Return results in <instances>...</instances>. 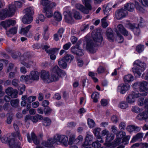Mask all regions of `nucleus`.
<instances>
[{
    "instance_id": "dca6fc26",
    "label": "nucleus",
    "mask_w": 148,
    "mask_h": 148,
    "mask_svg": "<svg viewBox=\"0 0 148 148\" xmlns=\"http://www.w3.org/2000/svg\"><path fill=\"white\" fill-rule=\"evenodd\" d=\"M130 85L128 84H125L123 83L121 84L118 86V91L121 94H124L129 89Z\"/></svg>"
},
{
    "instance_id": "ddd939ff",
    "label": "nucleus",
    "mask_w": 148,
    "mask_h": 148,
    "mask_svg": "<svg viewBox=\"0 0 148 148\" xmlns=\"http://www.w3.org/2000/svg\"><path fill=\"white\" fill-rule=\"evenodd\" d=\"M1 141L3 143H8L9 146L11 148L19 147L20 145V143L16 142L14 138L8 140V138L5 136H3L1 138Z\"/></svg>"
},
{
    "instance_id": "393cba45",
    "label": "nucleus",
    "mask_w": 148,
    "mask_h": 148,
    "mask_svg": "<svg viewBox=\"0 0 148 148\" xmlns=\"http://www.w3.org/2000/svg\"><path fill=\"white\" fill-rule=\"evenodd\" d=\"M139 90L140 93L148 92V82L143 81L140 82Z\"/></svg>"
},
{
    "instance_id": "49530a36",
    "label": "nucleus",
    "mask_w": 148,
    "mask_h": 148,
    "mask_svg": "<svg viewBox=\"0 0 148 148\" xmlns=\"http://www.w3.org/2000/svg\"><path fill=\"white\" fill-rule=\"evenodd\" d=\"M119 107L122 109H125L128 107V104L125 101H122L119 104Z\"/></svg>"
},
{
    "instance_id": "e2e57ef3",
    "label": "nucleus",
    "mask_w": 148,
    "mask_h": 148,
    "mask_svg": "<svg viewBox=\"0 0 148 148\" xmlns=\"http://www.w3.org/2000/svg\"><path fill=\"white\" fill-rule=\"evenodd\" d=\"M36 99V97L35 96H32L29 97H27V101L29 103H31L34 101Z\"/></svg>"
},
{
    "instance_id": "7ed1b4c3",
    "label": "nucleus",
    "mask_w": 148,
    "mask_h": 148,
    "mask_svg": "<svg viewBox=\"0 0 148 148\" xmlns=\"http://www.w3.org/2000/svg\"><path fill=\"white\" fill-rule=\"evenodd\" d=\"M134 66L132 71L135 75L141 76L143 72L146 68V64L142 62L139 60H136L134 62Z\"/></svg>"
},
{
    "instance_id": "09e8293b",
    "label": "nucleus",
    "mask_w": 148,
    "mask_h": 148,
    "mask_svg": "<svg viewBox=\"0 0 148 148\" xmlns=\"http://www.w3.org/2000/svg\"><path fill=\"white\" fill-rule=\"evenodd\" d=\"M19 102V101L18 99L12 100L11 101V105L13 107H16L18 105Z\"/></svg>"
},
{
    "instance_id": "5701e85b",
    "label": "nucleus",
    "mask_w": 148,
    "mask_h": 148,
    "mask_svg": "<svg viewBox=\"0 0 148 148\" xmlns=\"http://www.w3.org/2000/svg\"><path fill=\"white\" fill-rule=\"evenodd\" d=\"M41 48L43 50H44L49 55L51 53H54L55 50L57 49V50H59L60 49V48H54L53 49H48L50 48V46L49 45H42Z\"/></svg>"
},
{
    "instance_id": "4d7b16f0",
    "label": "nucleus",
    "mask_w": 148,
    "mask_h": 148,
    "mask_svg": "<svg viewBox=\"0 0 148 148\" xmlns=\"http://www.w3.org/2000/svg\"><path fill=\"white\" fill-rule=\"evenodd\" d=\"M73 13L74 17L75 19H79L81 18L82 16L79 12L74 10Z\"/></svg>"
},
{
    "instance_id": "6ab92c4d",
    "label": "nucleus",
    "mask_w": 148,
    "mask_h": 148,
    "mask_svg": "<svg viewBox=\"0 0 148 148\" xmlns=\"http://www.w3.org/2000/svg\"><path fill=\"white\" fill-rule=\"evenodd\" d=\"M120 132H124L125 133V135L123 136L121 138V142L120 143H119V144H118L117 146H118L122 143H124V144L125 145L128 144L129 140H130V136L129 135H127L125 136L126 135L125 132H124L120 131H119L118 133H117L116 135V139L113 142V143H116V140L117 139V134H120Z\"/></svg>"
},
{
    "instance_id": "c9c22d12",
    "label": "nucleus",
    "mask_w": 148,
    "mask_h": 148,
    "mask_svg": "<svg viewBox=\"0 0 148 148\" xmlns=\"http://www.w3.org/2000/svg\"><path fill=\"white\" fill-rule=\"evenodd\" d=\"M66 13L65 12L64 13L65 21L69 23H73L74 22V20L72 17L71 15L69 14H66Z\"/></svg>"
},
{
    "instance_id": "aec40b11",
    "label": "nucleus",
    "mask_w": 148,
    "mask_h": 148,
    "mask_svg": "<svg viewBox=\"0 0 148 148\" xmlns=\"http://www.w3.org/2000/svg\"><path fill=\"white\" fill-rule=\"evenodd\" d=\"M27 136L28 141L29 143H31L32 140L34 143L36 145H37L39 143V140L38 139L37 137L34 132H32L31 133L32 138H30L29 133L27 134Z\"/></svg>"
},
{
    "instance_id": "6e6552de",
    "label": "nucleus",
    "mask_w": 148,
    "mask_h": 148,
    "mask_svg": "<svg viewBox=\"0 0 148 148\" xmlns=\"http://www.w3.org/2000/svg\"><path fill=\"white\" fill-rule=\"evenodd\" d=\"M83 3L85 5L86 8L80 4H77L75 7L77 9L79 10L84 13L88 14L92 7L90 4L91 0H82Z\"/></svg>"
},
{
    "instance_id": "864d4df0",
    "label": "nucleus",
    "mask_w": 148,
    "mask_h": 148,
    "mask_svg": "<svg viewBox=\"0 0 148 148\" xmlns=\"http://www.w3.org/2000/svg\"><path fill=\"white\" fill-rule=\"evenodd\" d=\"M106 19L107 16H106L101 20L102 26L104 28H106L108 25V23L106 21Z\"/></svg>"
},
{
    "instance_id": "5fc2aeb1",
    "label": "nucleus",
    "mask_w": 148,
    "mask_h": 148,
    "mask_svg": "<svg viewBox=\"0 0 148 148\" xmlns=\"http://www.w3.org/2000/svg\"><path fill=\"white\" fill-rule=\"evenodd\" d=\"M87 121L89 126L91 128L95 126V123L93 120L88 119Z\"/></svg>"
},
{
    "instance_id": "20e7f679",
    "label": "nucleus",
    "mask_w": 148,
    "mask_h": 148,
    "mask_svg": "<svg viewBox=\"0 0 148 148\" xmlns=\"http://www.w3.org/2000/svg\"><path fill=\"white\" fill-rule=\"evenodd\" d=\"M25 14L22 19L23 22L25 24L31 23L33 20L32 16L34 12V8L32 7H30L24 10Z\"/></svg>"
},
{
    "instance_id": "58836bf2",
    "label": "nucleus",
    "mask_w": 148,
    "mask_h": 148,
    "mask_svg": "<svg viewBox=\"0 0 148 148\" xmlns=\"http://www.w3.org/2000/svg\"><path fill=\"white\" fill-rule=\"evenodd\" d=\"M17 28L16 27L12 28L6 32V34L8 36L10 37L11 36V35L15 34L17 32Z\"/></svg>"
},
{
    "instance_id": "a211bd4d",
    "label": "nucleus",
    "mask_w": 148,
    "mask_h": 148,
    "mask_svg": "<svg viewBox=\"0 0 148 148\" xmlns=\"http://www.w3.org/2000/svg\"><path fill=\"white\" fill-rule=\"evenodd\" d=\"M5 93L11 96L12 98H16L17 97L18 91L16 89H14L11 87L8 88L5 90Z\"/></svg>"
},
{
    "instance_id": "4c0bfd02",
    "label": "nucleus",
    "mask_w": 148,
    "mask_h": 148,
    "mask_svg": "<svg viewBox=\"0 0 148 148\" xmlns=\"http://www.w3.org/2000/svg\"><path fill=\"white\" fill-rule=\"evenodd\" d=\"M60 69L58 66H55L51 70V75L53 74L55 76V75L59 74V72H60Z\"/></svg>"
},
{
    "instance_id": "a878e982",
    "label": "nucleus",
    "mask_w": 148,
    "mask_h": 148,
    "mask_svg": "<svg viewBox=\"0 0 148 148\" xmlns=\"http://www.w3.org/2000/svg\"><path fill=\"white\" fill-rule=\"evenodd\" d=\"M147 110L138 114L137 116V119L139 120H145L146 122L148 121V113Z\"/></svg>"
},
{
    "instance_id": "0e129e2a",
    "label": "nucleus",
    "mask_w": 148,
    "mask_h": 148,
    "mask_svg": "<svg viewBox=\"0 0 148 148\" xmlns=\"http://www.w3.org/2000/svg\"><path fill=\"white\" fill-rule=\"evenodd\" d=\"M138 145L139 148H147L148 147V143H138Z\"/></svg>"
},
{
    "instance_id": "bf43d9fd",
    "label": "nucleus",
    "mask_w": 148,
    "mask_h": 148,
    "mask_svg": "<svg viewBox=\"0 0 148 148\" xmlns=\"http://www.w3.org/2000/svg\"><path fill=\"white\" fill-rule=\"evenodd\" d=\"M135 3L136 6V8L137 10L142 12H144V9L139 5L138 3L137 2L135 1Z\"/></svg>"
},
{
    "instance_id": "f704fd0d",
    "label": "nucleus",
    "mask_w": 148,
    "mask_h": 148,
    "mask_svg": "<svg viewBox=\"0 0 148 148\" xmlns=\"http://www.w3.org/2000/svg\"><path fill=\"white\" fill-rule=\"evenodd\" d=\"M101 129L99 127H96L93 130V132L94 135L96 137L97 139L99 140L101 138Z\"/></svg>"
},
{
    "instance_id": "9b49d317",
    "label": "nucleus",
    "mask_w": 148,
    "mask_h": 148,
    "mask_svg": "<svg viewBox=\"0 0 148 148\" xmlns=\"http://www.w3.org/2000/svg\"><path fill=\"white\" fill-rule=\"evenodd\" d=\"M91 36L93 41L97 45H100L103 40L101 30L99 29L94 30L92 33Z\"/></svg>"
},
{
    "instance_id": "cd10ccee",
    "label": "nucleus",
    "mask_w": 148,
    "mask_h": 148,
    "mask_svg": "<svg viewBox=\"0 0 148 148\" xmlns=\"http://www.w3.org/2000/svg\"><path fill=\"white\" fill-rule=\"evenodd\" d=\"M143 134L139 133L133 136L130 142L134 143L137 141H141L143 136Z\"/></svg>"
},
{
    "instance_id": "2f4dec72",
    "label": "nucleus",
    "mask_w": 148,
    "mask_h": 148,
    "mask_svg": "<svg viewBox=\"0 0 148 148\" xmlns=\"http://www.w3.org/2000/svg\"><path fill=\"white\" fill-rule=\"evenodd\" d=\"M127 130L129 132H132L133 131H139L140 128L138 127L133 125H131L128 126L126 128Z\"/></svg>"
},
{
    "instance_id": "bb28decb",
    "label": "nucleus",
    "mask_w": 148,
    "mask_h": 148,
    "mask_svg": "<svg viewBox=\"0 0 148 148\" xmlns=\"http://www.w3.org/2000/svg\"><path fill=\"white\" fill-rule=\"evenodd\" d=\"M107 38L110 42H113L114 40V35L111 28H108L106 32Z\"/></svg>"
},
{
    "instance_id": "603ef678",
    "label": "nucleus",
    "mask_w": 148,
    "mask_h": 148,
    "mask_svg": "<svg viewBox=\"0 0 148 148\" xmlns=\"http://www.w3.org/2000/svg\"><path fill=\"white\" fill-rule=\"evenodd\" d=\"M88 75L92 77L95 82H97L98 79L97 78L94 77L97 75V73L90 72H89Z\"/></svg>"
},
{
    "instance_id": "423d86ee",
    "label": "nucleus",
    "mask_w": 148,
    "mask_h": 148,
    "mask_svg": "<svg viewBox=\"0 0 148 148\" xmlns=\"http://www.w3.org/2000/svg\"><path fill=\"white\" fill-rule=\"evenodd\" d=\"M40 77L44 83H49L51 82L56 81L58 79V77H54L53 75L51 74L48 71L42 70L40 72Z\"/></svg>"
},
{
    "instance_id": "8fccbe9b",
    "label": "nucleus",
    "mask_w": 148,
    "mask_h": 148,
    "mask_svg": "<svg viewBox=\"0 0 148 148\" xmlns=\"http://www.w3.org/2000/svg\"><path fill=\"white\" fill-rule=\"evenodd\" d=\"M66 75L65 73L63 70H61L60 69V72H59V74H58L57 75H55L54 76V77H58V79L56 80V81L58 80L59 78L60 77H64Z\"/></svg>"
},
{
    "instance_id": "7c9ffc66",
    "label": "nucleus",
    "mask_w": 148,
    "mask_h": 148,
    "mask_svg": "<svg viewBox=\"0 0 148 148\" xmlns=\"http://www.w3.org/2000/svg\"><path fill=\"white\" fill-rule=\"evenodd\" d=\"M117 28L118 31H116V32L118 31L119 32L125 36H127L128 35V32L126 30L122 25L119 24L118 25Z\"/></svg>"
},
{
    "instance_id": "680f3d73",
    "label": "nucleus",
    "mask_w": 148,
    "mask_h": 148,
    "mask_svg": "<svg viewBox=\"0 0 148 148\" xmlns=\"http://www.w3.org/2000/svg\"><path fill=\"white\" fill-rule=\"evenodd\" d=\"M99 142H100L97 140L96 141L93 142L92 144V147L94 148H98L100 147L101 145Z\"/></svg>"
},
{
    "instance_id": "4be33fe9",
    "label": "nucleus",
    "mask_w": 148,
    "mask_h": 148,
    "mask_svg": "<svg viewBox=\"0 0 148 148\" xmlns=\"http://www.w3.org/2000/svg\"><path fill=\"white\" fill-rule=\"evenodd\" d=\"M127 14V12L126 10L121 9L116 12V16L117 19L120 20L125 17Z\"/></svg>"
},
{
    "instance_id": "37998d69",
    "label": "nucleus",
    "mask_w": 148,
    "mask_h": 148,
    "mask_svg": "<svg viewBox=\"0 0 148 148\" xmlns=\"http://www.w3.org/2000/svg\"><path fill=\"white\" fill-rule=\"evenodd\" d=\"M51 120L47 117L44 118L42 121L43 125L45 126L49 125L51 123Z\"/></svg>"
},
{
    "instance_id": "473e14b6",
    "label": "nucleus",
    "mask_w": 148,
    "mask_h": 148,
    "mask_svg": "<svg viewBox=\"0 0 148 148\" xmlns=\"http://www.w3.org/2000/svg\"><path fill=\"white\" fill-rule=\"evenodd\" d=\"M75 136L74 134H72L69 136V140L68 141V144L69 145H72L73 144H78L77 140L75 139Z\"/></svg>"
},
{
    "instance_id": "e433bc0d",
    "label": "nucleus",
    "mask_w": 148,
    "mask_h": 148,
    "mask_svg": "<svg viewBox=\"0 0 148 148\" xmlns=\"http://www.w3.org/2000/svg\"><path fill=\"white\" fill-rule=\"evenodd\" d=\"M125 9L130 12H132L134 10L135 5L133 3H130L126 4L124 6Z\"/></svg>"
},
{
    "instance_id": "c85d7f7f",
    "label": "nucleus",
    "mask_w": 148,
    "mask_h": 148,
    "mask_svg": "<svg viewBox=\"0 0 148 148\" xmlns=\"http://www.w3.org/2000/svg\"><path fill=\"white\" fill-rule=\"evenodd\" d=\"M144 98L143 97L139 98L138 100V104L139 106H142L144 104H145V105L146 110H147L148 113V98L145 100L144 102Z\"/></svg>"
},
{
    "instance_id": "f8f14e48",
    "label": "nucleus",
    "mask_w": 148,
    "mask_h": 148,
    "mask_svg": "<svg viewBox=\"0 0 148 148\" xmlns=\"http://www.w3.org/2000/svg\"><path fill=\"white\" fill-rule=\"evenodd\" d=\"M86 45L85 46L86 49L91 53H94L96 52L97 50V46L95 45L92 41L90 40L88 36L86 37Z\"/></svg>"
},
{
    "instance_id": "412c9836",
    "label": "nucleus",
    "mask_w": 148,
    "mask_h": 148,
    "mask_svg": "<svg viewBox=\"0 0 148 148\" xmlns=\"http://www.w3.org/2000/svg\"><path fill=\"white\" fill-rule=\"evenodd\" d=\"M16 23L15 21L14 20H8L2 21L0 23L1 26H2L5 29H6L10 25L13 26Z\"/></svg>"
},
{
    "instance_id": "ea45409f",
    "label": "nucleus",
    "mask_w": 148,
    "mask_h": 148,
    "mask_svg": "<svg viewBox=\"0 0 148 148\" xmlns=\"http://www.w3.org/2000/svg\"><path fill=\"white\" fill-rule=\"evenodd\" d=\"M13 126L16 132V134L15 135V137H17L20 140H22V138L20 136V134L19 131V128L18 126L15 123L13 124Z\"/></svg>"
},
{
    "instance_id": "c03bdc74",
    "label": "nucleus",
    "mask_w": 148,
    "mask_h": 148,
    "mask_svg": "<svg viewBox=\"0 0 148 148\" xmlns=\"http://www.w3.org/2000/svg\"><path fill=\"white\" fill-rule=\"evenodd\" d=\"M99 94L97 92H95L93 93L91 96V97L93 99L94 102H97L98 99H99Z\"/></svg>"
},
{
    "instance_id": "052dcab7",
    "label": "nucleus",
    "mask_w": 148,
    "mask_h": 148,
    "mask_svg": "<svg viewBox=\"0 0 148 148\" xmlns=\"http://www.w3.org/2000/svg\"><path fill=\"white\" fill-rule=\"evenodd\" d=\"M144 49L143 45H138L136 48V51L139 53L141 52Z\"/></svg>"
},
{
    "instance_id": "a18cd8bd",
    "label": "nucleus",
    "mask_w": 148,
    "mask_h": 148,
    "mask_svg": "<svg viewBox=\"0 0 148 148\" xmlns=\"http://www.w3.org/2000/svg\"><path fill=\"white\" fill-rule=\"evenodd\" d=\"M116 41L119 43H122L124 40L123 36L119 33L118 31L116 32Z\"/></svg>"
},
{
    "instance_id": "39448f33",
    "label": "nucleus",
    "mask_w": 148,
    "mask_h": 148,
    "mask_svg": "<svg viewBox=\"0 0 148 148\" xmlns=\"http://www.w3.org/2000/svg\"><path fill=\"white\" fill-rule=\"evenodd\" d=\"M147 92L140 93L138 92H132L127 96L126 101L130 104L133 103L135 101L136 98L140 97H141L146 96L147 95Z\"/></svg>"
},
{
    "instance_id": "72a5a7b5",
    "label": "nucleus",
    "mask_w": 148,
    "mask_h": 148,
    "mask_svg": "<svg viewBox=\"0 0 148 148\" xmlns=\"http://www.w3.org/2000/svg\"><path fill=\"white\" fill-rule=\"evenodd\" d=\"M42 11L45 14L46 16L48 18L51 17L53 16L52 11L51 9H49L45 7L44 8Z\"/></svg>"
},
{
    "instance_id": "6e6d98bb",
    "label": "nucleus",
    "mask_w": 148,
    "mask_h": 148,
    "mask_svg": "<svg viewBox=\"0 0 148 148\" xmlns=\"http://www.w3.org/2000/svg\"><path fill=\"white\" fill-rule=\"evenodd\" d=\"M79 46L78 45L73 46L71 48V52L74 54H76L77 50L79 49Z\"/></svg>"
},
{
    "instance_id": "338daca9",
    "label": "nucleus",
    "mask_w": 148,
    "mask_h": 148,
    "mask_svg": "<svg viewBox=\"0 0 148 148\" xmlns=\"http://www.w3.org/2000/svg\"><path fill=\"white\" fill-rule=\"evenodd\" d=\"M140 82H136L133 84L132 86V87L134 89H140Z\"/></svg>"
},
{
    "instance_id": "b1692460",
    "label": "nucleus",
    "mask_w": 148,
    "mask_h": 148,
    "mask_svg": "<svg viewBox=\"0 0 148 148\" xmlns=\"http://www.w3.org/2000/svg\"><path fill=\"white\" fill-rule=\"evenodd\" d=\"M93 137L92 135L87 134L86 135L84 142L83 143L82 146H86L90 145L93 139Z\"/></svg>"
},
{
    "instance_id": "3c124183",
    "label": "nucleus",
    "mask_w": 148,
    "mask_h": 148,
    "mask_svg": "<svg viewBox=\"0 0 148 148\" xmlns=\"http://www.w3.org/2000/svg\"><path fill=\"white\" fill-rule=\"evenodd\" d=\"M21 99L22 101L21 103L22 106H25L26 104L27 101V96L25 95H23Z\"/></svg>"
},
{
    "instance_id": "f3484780",
    "label": "nucleus",
    "mask_w": 148,
    "mask_h": 148,
    "mask_svg": "<svg viewBox=\"0 0 148 148\" xmlns=\"http://www.w3.org/2000/svg\"><path fill=\"white\" fill-rule=\"evenodd\" d=\"M43 118L42 116L38 114L34 116L28 115L26 116L25 120L27 121L28 120H31L34 123H36L38 120H42Z\"/></svg>"
},
{
    "instance_id": "4468645a",
    "label": "nucleus",
    "mask_w": 148,
    "mask_h": 148,
    "mask_svg": "<svg viewBox=\"0 0 148 148\" xmlns=\"http://www.w3.org/2000/svg\"><path fill=\"white\" fill-rule=\"evenodd\" d=\"M125 133L124 132H120V134H118L117 136V139L116 143H110V147H107L106 145V143L104 144L106 147H102L101 148H114L117 146L118 144H119L121 142V138L123 136L125 135Z\"/></svg>"
},
{
    "instance_id": "774afa93",
    "label": "nucleus",
    "mask_w": 148,
    "mask_h": 148,
    "mask_svg": "<svg viewBox=\"0 0 148 148\" xmlns=\"http://www.w3.org/2000/svg\"><path fill=\"white\" fill-rule=\"evenodd\" d=\"M138 1L143 6L148 7V0H138Z\"/></svg>"
},
{
    "instance_id": "2eb2a0df",
    "label": "nucleus",
    "mask_w": 148,
    "mask_h": 148,
    "mask_svg": "<svg viewBox=\"0 0 148 148\" xmlns=\"http://www.w3.org/2000/svg\"><path fill=\"white\" fill-rule=\"evenodd\" d=\"M16 8L14 4H10L8 6V10L5 9V12L7 17H10L13 15L16 10Z\"/></svg>"
},
{
    "instance_id": "a19ab883",
    "label": "nucleus",
    "mask_w": 148,
    "mask_h": 148,
    "mask_svg": "<svg viewBox=\"0 0 148 148\" xmlns=\"http://www.w3.org/2000/svg\"><path fill=\"white\" fill-rule=\"evenodd\" d=\"M31 26L30 25H29L26 27L22 28L19 33L20 34L25 35L31 28Z\"/></svg>"
},
{
    "instance_id": "f257e3e1",
    "label": "nucleus",
    "mask_w": 148,
    "mask_h": 148,
    "mask_svg": "<svg viewBox=\"0 0 148 148\" xmlns=\"http://www.w3.org/2000/svg\"><path fill=\"white\" fill-rule=\"evenodd\" d=\"M68 137L64 135L57 134L55 135L53 138H49L47 141H43L42 145L46 148H54L52 144L56 143L57 144H62L66 147L68 146Z\"/></svg>"
},
{
    "instance_id": "de8ad7c7",
    "label": "nucleus",
    "mask_w": 148,
    "mask_h": 148,
    "mask_svg": "<svg viewBox=\"0 0 148 148\" xmlns=\"http://www.w3.org/2000/svg\"><path fill=\"white\" fill-rule=\"evenodd\" d=\"M7 17L5 9L2 10L1 12L0 11V19L1 20L4 19Z\"/></svg>"
},
{
    "instance_id": "0eeeda50",
    "label": "nucleus",
    "mask_w": 148,
    "mask_h": 148,
    "mask_svg": "<svg viewBox=\"0 0 148 148\" xmlns=\"http://www.w3.org/2000/svg\"><path fill=\"white\" fill-rule=\"evenodd\" d=\"M101 138L99 140H98L100 143H103V142L102 140V137L106 135H107V137L106 139V145L107 147H110V143L111 141L114 139V135L112 134H110L109 131L106 129L103 130L101 132Z\"/></svg>"
},
{
    "instance_id": "9d476101",
    "label": "nucleus",
    "mask_w": 148,
    "mask_h": 148,
    "mask_svg": "<svg viewBox=\"0 0 148 148\" xmlns=\"http://www.w3.org/2000/svg\"><path fill=\"white\" fill-rule=\"evenodd\" d=\"M73 59V56L71 54H67L62 59L59 60L58 64L61 68L65 69L67 66V63H70Z\"/></svg>"
},
{
    "instance_id": "f03ea898",
    "label": "nucleus",
    "mask_w": 148,
    "mask_h": 148,
    "mask_svg": "<svg viewBox=\"0 0 148 148\" xmlns=\"http://www.w3.org/2000/svg\"><path fill=\"white\" fill-rule=\"evenodd\" d=\"M40 74L37 71H31L29 75H22L21 77V81L25 82L27 84L32 82V81H37L39 79Z\"/></svg>"
},
{
    "instance_id": "1a4fd4ad",
    "label": "nucleus",
    "mask_w": 148,
    "mask_h": 148,
    "mask_svg": "<svg viewBox=\"0 0 148 148\" xmlns=\"http://www.w3.org/2000/svg\"><path fill=\"white\" fill-rule=\"evenodd\" d=\"M140 23L138 25H136L135 24H132L130 23L126 25V26L129 29H131L133 31L134 34L136 35H139L140 34V31L139 28L140 27H143V26L141 24L142 23L143 25L145 24V22H143V19L142 18H140Z\"/></svg>"
},
{
    "instance_id": "13d9d810",
    "label": "nucleus",
    "mask_w": 148,
    "mask_h": 148,
    "mask_svg": "<svg viewBox=\"0 0 148 148\" xmlns=\"http://www.w3.org/2000/svg\"><path fill=\"white\" fill-rule=\"evenodd\" d=\"M21 63L26 67L29 68L32 65L33 62L32 61H30L28 63H27L24 61H22L21 62Z\"/></svg>"
},
{
    "instance_id": "69168bd1",
    "label": "nucleus",
    "mask_w": 148,
    "mask_h": 148,
    "mask_svg": "<svg viewBox=\"0 0 148 148\" xmlns=\"http://www.w3.org/2000/svg\"><path fill=\"white\" fill-rule=\"evenodd\" d=\"M109 102V99H103L101 100V103L102 106H105L108 104Z\"/></svg>"
},
{
    "instance_id": "79ce46f5",
    "label": "nucleus",
    "mask_w": 148,
    "mask_h": 148,
    "mask_svg": "<svg viewBox=\"0 0 148 148\" xmlns=\"http://www.w3.org/2000/svg\"><path fill=\"white\" fill-rule=\"evenodd\" d=\"M53 16L55 19L58 21H60L62 20L61 14L58 12H55Z\"/></svg>"
},
{
    "instance_id": "c756f323",
    "label": "nucleus",
    "mask_w": 148,
    "mask_h": 148,
    "mask_svg": "<svg viewBox=\"0 0 148 148\" xmlns=\"http://www.w3.org/2000/svg\"><path fill=\"white\" fill-rule=\"evenodd\" d=\"M123 80L125 83L128 84L134 80V77L131 74H128L124 77Z\"/></svg>"
}]
</instances>
